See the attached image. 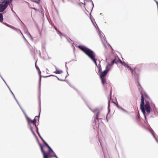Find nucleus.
Returning a JSON list of instances; mask_svg holds the SVG:
<instances>
[{"label": "nucleus", "mask_w": 158, "mask_h": 158, "mask_svg": "<svg viewBox=\"0 0 158 158\" xmlns=\"http://www.w3.org/2000/svg\"><path fill=\"white\" fill-rule=\"evenodd\" d=\"M145 103L144 102V98L143 94L141 93V102L140 104V108L144 116L146 115V112L149 114L150 112L151 107L149 104L150 98L148 95L146 94H144Z\"/></svg>", "instance_id": "f257e3e1"}, {"label": "nucleus", "mask_w": 158, "mask_h": 158, "mask_svg": "<svg viewBox=\"0 0 158 158\" xmlns=\"http://www.w3.org/2000/svg\"><path fill=\"white\" fill-rule=\"evenodd\" d=\"M38 134L40 138L48 149V152H46L43 149V147L41 144L40 143H39V145L43 154V158H51L53 157L58 158L53 150L42 137L39 132H38Z\"/></svg>", "instance_id": "f03ea898"}, {"label": "nucleus", "mask_w": 158, "mask_h": 158, "mask_svg": "<svg viewBox=\"0 0 158 158\" xmlns=\"http://www.w3.org/2000/svg\"><path fill=\"white\" fill-rule=\"evenodd\" d=\"M78 47L87 55L97 66L96 62L97 59L95 57V54L93 51L84 46L79 45Z\"/></svg>", "instance_id": "7ed1b4c3"}, {"label": "nucleus", "mask_w": 158, "mask_h": 158, "mask_svg": "<svg viewBox=\"0 0 158 158\" xmlns=\"http://www.w3.org/2000/svg\"><path fill=\"white\" fill-rule=\"evenodd\" d=\"M9 1L7 0L5 1L4 4H0V12L3 11L7 7L9 4Z\"/></svg>", "instance_id": "20e7f679"}, {"label": "nucleus", "mask_w": 158, "mask_h": 158, "mask_svg": "<svg viewBox=\"0 0 158 158\" xmlns=\"http://www.w3.org/2000/svg\"><path fill=\"white\" fill-rule=\"evenodd\" d=\"M24 113L25 116H26V117H27V120L28 123L29 124L30 123H32L34 125L36 126V121L35 119V118L33 120H31L30 118L27 117L26 114L25 113Z\"/></svg>", "instance_id": "39448f33"}, {"label": "nucleus", "mask_w": 158, "mask_h": 158, "mask_svg": "<svg viewBox=\"0 0 158 158\" xmlns=\"http://www.w3.org/2000/svg\"><path fill=\"white\" fill-rule=\"evenodd\" d=\"M121 60H120L119 58L118 57H115V59L113 60L111 62L112 64H113L114 63H120L121 62Z\"/></svg>", "instance_id": "423d86ee"}, {"label": "nucleus", "mask_w": 158, "mask_h": 158, "mask_svg": "<svg viewBox=\"0 0 158 158\" xmlns=\"http://www.w3.org/2000/svg\"><path fill=\"white\" fill-rule=\"evenodd\" d=\"M108 72V70L107 69H106L103 72L101 73V74L100 75V77H104L106 76V74Z\"/></svg>", "instance_id": "0eeeda50"}, {"label": "nucleus", "mask_w": 158, "mask_h": 158, "mask_svg": "<svg viewBox=\"0 0 158 158\" xmlns=\"http://www.w3.org/2000/svg\"><path fill=\"white\" fill-rule=\"evenodd\" d=\"M120 63H121L124 66H125L127 67V68H128L129 70H131V69L130 66H129L127 64H126V63H125L124 62H123L121 61V62H120Z\"/></svg>", "instance_id": "6e6552de"}, {"label": "nucleus", "mask_w": 158, "mask_h": 158, "mask_svg": "<svg viewBox=\"0 0 158 158\" xmlns=\"http://www.w3.org/2000/svg\"><path fill=\"white\" fill-rule=\"evenodd\" d=\"M131 72L135 76H136L138 75V74L137 73V70L135 69H134L133 70H131Z\"/></svg>", "instance_id": "1a4fd4ad"}, {"label": "nucleus", "mask_w": 158, "mask_h": 158, "mask_svg": "<svg viewBox=\"0 0 158 158\" xmlns=\"http://www.w3.org/2000/svg\"><path fill=\"white\" fill-rule=\"evenodd\" d=\"M54 73L56 74H62L63 73V71L61 70H58L56 69V71L54 72Z\"/></svg>", "instance_id": "9d476101"}, {"label": "nucleus", "mask_w": 158, "mask_h": 158, "mask_svg": "<svg viewBox=\"0 0 158 158\" xmlns=\"http://www.w3.org/2000/svg\"><path fill=\"white\" fill-rule=\"evenodd\" d=\"M102 83L103 85H104L106 82V79L104 77H100Z\"/></svg>", "instance_id": "9b49d317"}, {"label": "nucleus", "mask_w": 158, "mask_h": 158, "mask_svg": "<svg viewBox=\"0 0 158 158\" xmlns=\"http://www.w3.org/2000/svg\"><path fill=\"white\" fill-rule=\"evenodd\" d=\"M3 20V17L2 14L0 13V22H2Z\"/></svg>", "instance_id": "f8f14e48"}, {"label": "nucleus", "mask_w": 158, "mask_h": 158, "mask_svg": "<svg viewBox=\"0 0 158 158\" xmlns=\"http://www.w3.org/2000/svg\"><path fill=\"white\" fill-rule=\"evenodd\" d=\"M99 113H98L96 115V117H95L96 119L94 120V122L96 123V120H98V115Z\"/></svg>", "instance_id": "ddd939ff"}, {"label": "nucleus", "mask_w": 158, "mask_h": 158, "mask_svg": "<svg viewBox=\"0 0 158 158\" xmlns=\"http://www.w3.org/2000/svg\"><path fill=\"white\" fill-rule=\"evenodd\" d=\"M38 73H39V75H40V81H41V71L40 70H39V71L38 72Z\"/></svg>", "instance_id": "4468645a"}, {"label": "nucleus", "mask_w": 158, "mask_h": 158, "mask_svg": "<svg viewBox=\"0 0 158 158\" xmlns=\"http://www.w3.org/2000/svg\"><path fill=\"white\" fill-rule=\"evenodd\" d=\"M40 0H37V1L35 0H32V1L33 2H35L36 3L39 4V2Z\"/></svg>", "instance_id": "2eb2a0df"}, {"label": "nucleus", "mask_w": 158, "mask_h": 158, "mask_svg": "<svg viewBox=\"0 0 158 158\" xmlns=\"http://www.w3.org/2000/svg\"><path fill=\"white\" fill-rule=\"evenodd\" d=\"M5 0H1L0 1V3H1V4H2L3 3H5Z\"/></svg>", "instance_id": "dca6fc26"}, {"label": "nucleus", "mask_w": 158, "mask_h": 158, "mask_svg": "<svg viewBox=\"0 0 158 158\" xmlns=\"http://www.w3.org/2000/svg\"><path fill=\"white\" fill-rule=\"evenodd\" d=\"M136 118V119H137V121H138L139 119V117L138 115H137Z\"/></svg>", "instance_id": "f3484780"}, {"label": "nucleus", "mask_w": 158, "mask_h": 158, "mask_svg": "<svg viewBox=\"0 0 158 158\" xmlns=\"http://www.w3.org/2000/svg\"><path fill=\"white\" fill-rule=\"evenodd\" d=\"M121 108V110H122L124 112H127V111L126 110H125L123 108Z\"/></svg>", "instance_id": "a211bd4d"}, {"label": "nucleus", "mask_w": 158, "mask_h": 158, "mask_svg": "<svg viewBox=\"0 0 158 158\" xmlns=\"http://www.w3.org/2000/svg\"><path fill=\"white\" fill-rule=\"evenodd\" d=\"M138 83L141 89H142V87L141 86L140 84L139 83V82H138Z\"/></svg>", "instance_id": "6ab92c4d"}, {"label": "nucleus", "mask_w": 158, "mask_h": 158, "mask_svg": "<svg viewBox=\"0 0 158 158\" xmlns=\"http://www.w3.org/2000/svg\"><path fill=\"white\" fill-rule=\"evenodd\" d=\"M36 127V130H37V133H38V128L37 127L36 125V126H35Z\"/></svg>", "instance_id": "aec40b11"}, {"label": "nucleus", "mask_w": 158, "mask_h": 158, "mask_svg": "<svg viewBox=\"0 0 158 158\" xmlns=\"http://www.w3.org/2000/svg\"><path fill=\"white\" fill-rule=\"evenodd\" d=\"M101 69L99 68V70H98V72L99 73L101 72Z\"/></svg>", "instance_id": "412c9836"}, {"label": "nucleus", "mask_w": 158, "mask_h": 158, "mask_svg": "<svg viewBox=\"0 0 158 158\" xmlns=\"http://www.w3.org/2000/svg\"><path fill=\"white\" fill-rule=\"evenodd\" d=\"M111 90H110V96H111Z\"/></svg>", "instance_id": "4be33fe9"}, {"label": "nucleus", "mask_w": 158, "mask_h": 158, "mask_svg": "<svg viewBox=\"0 0 158 158\" xmlns=\"http://www.w3.org/2000/svg\"><path fill=\"white\" fill-rule=\"evenodd\" d=\"M31 8H32V9H34L35 10H37V9L35 8L32 7Z\"/></svg>", "instance_id": "5701e85b"}, {"label": "nucleus", "mask_w": 158, "mask_h": 158, "mask_svg": "<svg viewBox=\"0 0 158 158\" xmlns=\"http://www.w3.org/2000/svg\"><path fill=\"white\" fill-rule=\"evenodd\" d=\"M155 139L157 142H158V140L156 138Z\"/></svg>", "instance_id": "b1692460"}, {"label": "nucleus", "mask_w": 158, "mask_h": 158, "mask_svg": "<svg viewBox=\"0 0 158 158\" xmlns=\"http://www.w3.org/2000/svg\"><path fill=\"white\" fill-rule=\"evenodd\" d=\"M155 139L157 142H158V140L156 138Z\"/></svg>", "instance_id": "393cba45"}, {"label": "nucleus", "mask_w": 158, "mask_h": 158, "mask_svg": "<svg viewBox=\"0 0 158 158\" xmlns=\"http://www.w3.org/2000/svg\"><path fill=\"white\" fill-rule=\"evenodd\" d=\"M152 135L153 136V137H154V136H155V135H154V134L153 133H152Z\"/></svg>", "instance_id": "a878e982"}, {"label": "nucleus", "mask_w": 158, "mask_h": 158, "mask_svg": "<svg viewBox=\"0 0 158 158\" xmlns=\"http://www.w3.org/2000/svg\"><path fill=\"white\" fill-rule=\"evenodd\" d=\"M31 131L33 133H34V131H33V130L31 129Z\"/></svg>", "instance_id": "bb28decb"}, {"label": "nucleus", "mask_w": 158, "mask_h": 158, "mask_svg": "<svg viewBox=\"0 0 158 158\" xmlns=\"http://www.w3.org/2000/svg\"><path fill=\"white\" fill-rule=\"evenodd\" d=\"M154 138H155V139L156 138V137L155 136H154Z\"/></svg>", "instance_id": "cd10ccee"}, {"label": "nucleus", "mask_w": 158, "mask_h": 158, "mask_svg": "<svg viewBox=\"0 0 158 158\" xmlns=\"http://www.w3.org/2000/svg\"><path fill=\"white\" fill-rule=\"evenodd\" d=\"M48 76H45V77H48Z\"/></svg>", "instance_id": "c85d7f7f"}, {"label": "nucleus", "mask_w": 158, "mask_h": 158, "mask_svg": "<svg viewBox=\"0 0 158 158\" xmlns=\"http://www.w3.org/2000/svg\"><path fill=\"white\" fill-rule=\"evenodd\" d=\"M36 68L37 69H39V68H37L36 66Z\"/></svg>", "instance_id": "c756f323"}, {"label": "nucleus", "mask_w": 158, "mask_h": 158, "mask_svg": "<svg viewBox=\"0 0 158 158\" xmlns=\"http://www.w3.org/2000/svg\"><path fill=\"white\" fill-rule=\"evenodd\" d=\"M36 68L37 69H39V68H37L36 66Z\"/></svg>", "instance_id": "7c9ffc66"}, {"label": "nucleus", "mask_w": 158, "mask_h": 158, "mask_svg": "<svg viewBox=\"0 0 158 158\" xmlns=\"http://www.w3.org/2000/svg\"><path fill=\"white\" fill-rule=\"evenodd\" d=\"M36 68L37 69H39V68H37L36 66Z\"/></svg>", "instance_id": "2f4dec72"}, {"label": "nucleus", "mask_w": 158, "mask_h": 158, "mask_svg": "<svg viewBox=\"0 0 158 158\" xmlns=\"http://www.w3.org/2000/svg\"><path fill=\"white\" fill-rule=\"evenodd\" d=\"M36 68L37 69H39V68H37L36 66Z\"/></svg>", "instance_id": "473e14b6"}, {"label": "nucleus", "mask_w": 158, "mask_h": 158, "mask_svg": "<svg viewBox=\"0 0 158 158\" xmlns=\"http://www.w3.org/2000/svg\"><path fill=\"white\" fill-rule=\"evenodd\" d=\"M50 76H53L52 75H50Z\"/></svg>", "instance_id": "72a5a7b5"}]
</instances>
